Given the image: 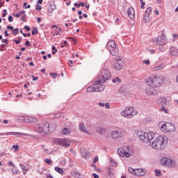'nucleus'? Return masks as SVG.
<instances>
[{"mask_svg":"<svg viewBox=\"0 0 178 178\" xmlns=\"http://www.w3.org/2000/svg\"><path fill=\"white\" fill-rule=\"evenodd\" d=\"M163 81L161 77L154 76H150L146 79V83L149 88H146V92L148 95H154L155 94V89L156 87H159Z\"/></svg>","mask_w":178,"mask_h":178,"instance_id":"nucleus-1","label":"nucleus"},{"mask_svg":"<svg viewBox=\"0 0 178 178\" xmlns=\"http://www.w3.org/2000/svg\"><path fill=\"white\" fill-rule=\"evenodd\" d=\"M56 129V124H51L49 122H44L42 124H39L35 127V131L37 133H44V134H50L52 131H55Z\"/></svg>","mask_w":178,"mask_h":178,"instance_id":"nucleus-2","label":"nucleus"},{"mask_svg":"<svg viewBox=\"0 0 178 178\" xmlns=\"http://www.w3.org/2000/svg\"><path fill=\"white\" fill-rule=\"evenodd\" d=\"M152 147L154 149H165L168 147V137L160 136L152 143Z\"/></svg>","mask_w":178,"mask_h":178,"instance_id":"nucleus-3","label":"nucleus"},{"mask_svg":"<svg viewBox=\"0 0 178 178\" xmlns=\"http://www.w3.org/2000/svg\"><path fill=\"white\" fill-rule=\"evenodd\" d=\"M112 76L111 71L104 69L102 70L100 75L98 76L97 80L93 82V86H98V84H104L109 80V78Z\"/></svg>","mask_w":178,"mask_h":178,"instance_id":"nucleus-4","label":"nucleus"},{"mask_svg":"<svg viewBox=\"0 0 178 178\" xmlns=\"http://www.w3.org/2000/svg\"><path fill=\"white\" fill-rule=\"evenodd\" d=\"M136 135L139 137L140 140L145 143V144L151 143V140H154V137H155V134L152 131L144 132L143 131H138Z\"/></svg>","mask_w":178,"mask_h":178,"instance_id":"nucleus-5","label":"nucleus"},{"mask_svg":"<svg viewBox=\"0 0 178 178\" xmlns=\"http://www.w3.org/2000/svg\"><path fill=\"white\" fill-rule=\"evenodd\" d=\"M137 113H138V112L134 108L127 107L121 111L120 115L126 119H131V118H134Z\"/></svg>","mask_w":178,"mask_h":178,"instance_id":"nucleus-6","label":"nucleus"},{"mask_svg":"<svg viewBox=\"0 0 178 178\" xmlns=\"http://www.w3.org/2000/svg\"><path fill=\"white\" fill-rule=\"evenodd\" d=\"M159 127L165 133H173L176 131V128L172 122H160Z\"/></svg>","mask_w":178,"mask_h":178,"instance_id":"nucleus-7","label":"nucleus"},{"mask_svg":"<svg viewBox=\"0 0 178 178\" xmlns=\"http://www.w3.org/2000/svg\"><path fill=\"white\" fill-rule=\"evenodd\" d=\"M118 153L122 158H130L131 156V147L130 146H124L118 149Z\"/></svg>","mask_w":178,"mask_h":178,"instance_id":"nucleus-8","label":"nucleus"},{"mask_svg":"<svg viewBox=\"0 0 178 178\" xmlns=\"http://www.w3.org/2000/svg\"><path fill=\"white\" fill-rule=\"evenodd\" d=\"M111 65L114 70H122L123 69V66H124V61H123V57H117L115 61L113 63L112 61Z\"/></svg>","mask_w":178,"mask_h":178,"instance_id":"nucleus-9","label":"nucleus"},{"mask_svg":"<svg viewBox=\"0 0 178 178\" xmlns=\"http://www.w3.org/2000/svg\"><path fill=\"white\" fill-rule=\"evenodd\" d=\"M161 165H163V166H167V168H169L170 169L176 168V165H177L176 161L166 157H164L161 160Z\"/></svg>","mask_w":178,"mask_h":178,"instance_id":"nucleus-10","label":"nucleus"},{"mask_svg":"<svg viewBox=\"0 0 178 178\" xmlns=\"http://www.w3.org/2000/svg\"><path fill=\"white\" fill-rule=\"evenodd\" d=\"M127 131L125 130H114L111 132V137L113 140H120L127 136Z\"/></svg>","mask_w":178,"mask_h":178,"instance_id":"nucleus-11","label":"nucleus"},{"mask_svg":"<svg viewBox=\"0 0 178 178\" xmlns=\"http://www.w3.org/2000/svg\"><path fill=\"white\" fill-rule=\"evenodd\" d=\"M56 144H58V145H60L61 147L67 148V147H70V144L72 142H70V140L67 138H64V139H56Z\"/></svg>","mask_w":178,"mask_h":178,"instance_id":"nucleus-12","label":"nucleus"},{"mask_svg":"<svg viewBox=\"0 0 178 178\" xmlns=\"http://www.w3.org/2000/svg\"><path fill=\"white\" fill-rule=\"evenodd\" d=\"M147 174V170L144 168H138L136 170L135 176L141 177L145 176Z\"/></svg>","mask_w":178,"mask_h":178,"instance_id":"nucleus-13","label":"nucleus"},{"mask_svg":"<svg viewBox=\"0 0 178 178\" xmlns=\"http://www.w3.org/2000/svg\"><path fill=\"white\" fill-rule=\"evenodd\" d=\"M109 51L113 56H118V55H119V48L118 46L113 47V49H110Z\"/></svg>","mask_w":178,"mask_h":178,"instance_id":"nucleus-14","label":"nucleus"},{"mask_svg":"<svg viewBox=\"0 0 178 178\" xmlns=\"http://www.w3.org/2000/svg\"><path fill=\"white\" fill-rule=\"evenodd\" d=\"M107 47L108 50H111L113 48H115V47H118V44H116V42H115V40H110L107 43Z\"/></svg>","mask_w":178,"mask_h":178,"instance_id":"nucleus-15","label":"nucleus"},{"mask_svg":"<svg viewBox=\"0 0 178 178\" xmlns=\"http://www.w3.org/2000/svg\"><path fill=\"white\" fill-rule=\"evenodd\" d=\"M166 102L167 100L165 97H161L159 100H157V104L161 106H165V105H166Z\"/></svg>","mask_w":178,"mask_h":178,"instance_id":"nucleus-16","label":"nucleus"},{"mask_svg":"<svg viewBox=\"0 0 178 178\" xmlns=\"http://www.w3.org/2000/svg\"><path fill=\"white\" fill-rule=\"evenodd\" d=\"M127 13H128V16L129 17H130V19H134L135 15H134V9L129 8L127 10Z\"/></svg>","mask_w":178,"mask_h":178,"instance_id":"nucleus-17","label":"nucleus"},{"mask_svg":"<svg viewBox=\"0 0 178 178\" xmlns=\"http://www.w3.org/2000/svg\"><path fill=\"white\" fill-rule=\"evenodd\" d=\"M168 41L167 40H162V39L157 38L156 40V44L162 47V45H166Z\"/></svg>","mask_w":178,"mask_h":178,"instance_id":"nucleus-18","label":"nucleus"},{"mask_svg":"<svg viewBox=\"0 0 178 178\" xmlns=\"http://www.w3.org/2000/svg\"><path fill=\"white\" fill-rule=\"evenodd\" d=\"M97 132L99 133L101 136H104L106 134V129L105 128H102L101 127L97 128Z\"/></svg>","mask_w":178,"mask_h":178,"instance_id":"nucleus-19","label":"nucleus"},{"mask_svg":"<svg viewBox=\"0 0 178 178\" xmlns=\"http://www.w3.org/2000/svg\"><path fill=\"white\" fill-rule=\"evenodd\" d=\"M170 52L174 56H178V49L176 47H171L170 49Z\"/></svg>","mask_w":178,"mask_h":178,"instance_id":"nucleus-20","label":"nucleus"},{"mask_svg":"<svg viewBox=\"0 0 178 178\" xmlns=\"http://www.w3.org/2000/svg\"><path fill=\"white\" fill-rule=\"evenodd\" d=\"M79 130L82 133H86V134H88V131H87V128H86V126H84V124L81 123L79 124Z\"/></svg>","mask_w":178,"mask_h":178,"instance_id":"nucleus-21","label":"nucleus"},{"mask_svg":"<svg viewBox=\"0 0 178 178\" xmlns=\"http://www.w3.org/2000/svg\"><path fill=\"white\" fill-rule=\"evenodd\" d=\"M70 133H72V129L69 128H64L62 130V134H63V136H69Z\"/></svg>","mask_w":178,"mask_h":178,"instance_id":"nucleus-22","label":"nucleus"},{"mask_svg":"<svg viewBox=\"0 0 178 178\" xmlns=\"http://www.w3.org/2000/svg\"><path fill=\"white\" fill-rule=\"evenodd\" d=\"M87 92H97L96 87L89 86L86 89Z\"/></svg>","mask_w":178,"mask_h":178,"instance_id":"nucleus-23","label":"nucleus"},{"mask_svg":"<svg viewBox=\"0 0 178 178\" xmlns=\"http://www.w3.org/2000/svg\"><path fill=\"white\" fill-rule=\"evenodd\" d=\"M104 90H105V86L104 85H100L96 87V92H98L99 91H104Z\"/></svg>","mask_w":178,"mask_h":178,"instance_id":"nucleus-24","label":"nucleus"},{"mask_svg":"<svg viewBox=\"0 0 178 178\" xmlns=\"http://www.w3.org/2000/svg\"><path fill=\"white\" fill-rule=\"evenodd\" d=\"M143 20L145 23H149V15L145 14L143 17Z\"/></svg>","mask_w":178,"mask_h":178,"instance_id":"nucleus-25","label":"nucleus"},{"mask_svg":"<svg viewBox=\"0 0 178 178\" xmlns=\"http://www.w3.org/2000/svg\"><path fill=\"white\" fill-rule=\"evenodd\" d=\"M54 170H56V172L58 173H60V175H63V169L59 167H55Z\"/></svg>","mask_w":178,"mask_h":178,"instance_id":"nucleus-26","label":"nucleus"},{"mask_svg":"<svg viewBox=\"0 0 178 178\" xmlns=\"http://www.w3.org/2000/svg\"><path fill=\"white\" fill-rule=\"evenodd\" d=\"M136 169L131 168V167H129L128 168V172H129V173H131V175H134L136 176Z\"/></svg>","mask_w":178,"mask_h":178,"instance_id":"nucleus-27","label":"nucleus"},{"mask_svg":"<svg viewBox=\"0 0 178 178\" xmlns=\"http://www.w3.org/2000/svg\"><path fill=\"white\" fill-rule=\"evenodd\" d=\"M56 9V6H54V4H53V8H48V12H49V13H51V15H52V13H54V10H55Z\"/></svg>","mask_w":178,"mask_h":178,"instance_id":"nucleus-28","label":"nucleus"},{"mask_svg":"<svg viewBox=\"0 0 178 178\" xmlns=\"http://www.w3.org/2000/svg\"><path fill=\"white\" fill-rule=\"evenodd\" d=\"M152 12V7H148L147 9H146V11H145V15H147L149 16V14H151Z\"/></svg>","mask_w":178,"mask_h":178,"instance_id":"nucleus-29","label":"nucleus"},{"mask_svg":"<svg viewBox=\"0 0 178 178\" xmlns=\"http://www.w3.org/2000/svg\"><path fill=\"white\" fill-rule=\"evenodd\" d=\"M31 33L33 35H36V34H38V29L33 27Z\"/></svg>","mask_w":178,"mask_h":178,"instance_id":"nucleus-30","label":"nucleus"},{"mask_svg":"<svg viewBox=\"0 0 178 178\" xmlns=\"http://www.w3.org/2000/svg\"><path fill=\"white\" fill-rule=\"evenodd\" d=\"M164 68H165L164 65H160L156 66L154 67V70H161L164 69Z\"/></svg>","mask_w":178,"mask_h":178,"instance_id":"nucleus-31","label":"nucleus"},{"mask_svg":"<svg viewBox=\"0 0 178 178\" xmlns=\"http://www.w3.org/2000/svg\"><path fill=\"white\" fill-rule=\"evenodd\" d=\"M19 166H20L21 169H22V170H23V174L26 175V173H27V170H26V166H24V165H23V164H19Z\"/></svg>","mask_w":178,"mask_h":178,"instance_id":"nucleus-32","label":"nucleus"},{"mask_svg":"<svg viewBox=\"0 0 178 178\" xmlns=\"http://www.w3.org/2000/svg\"><path fill=\"white\" fill-rule=\"evenodd\" d=\"M12 34L13 35H17V34H19V29L18 28L14 29L12 31Z\"/></svg>","mask_w":178,"mask_h":178,"instance_id":"nucleus-33","label":"nucleus"},{"mask_svg":"<svg viewBox=\"0 0 178 178\" xmlns=\"http://www.w3.org/2000/svg\"><path fill=\"white\" fill-rule=\"evenodd\" d=\"M113 83H122V81L120 80V78H119V76H117L116 78L113 79Z\"/></svg>","mask_w":178,"mask_h":178,"instance_id":"nucleus-34","label":"nucleus"},{"mask_svg":"<svg viewBox=\"0 0 178 178\" xmlns=\"http://www.w3.org/2000/svg\"><path fill=\"white\" fill-rule=\"evenodd\" d=\"M107 178H115V175H113V173H112L111 172H108Z\"/></svg>","mask_w":178,"mask_h":178,"instance_id":"nucleus-35","label":"nucleus"},{"mask_svg":"<svg viewBox=\"0 0 178 178\" xmlns=\"http://www.w3.org/2000/svg\"><path fill=\"white\" fill-rule=\"evenodd\" d=\"M10 134H13V136H23V133L20 132H10Z\"/></svg>","mask_w":178,"mask_h":178,"instance_id":"nucleus-36","label":"nucleus"},{"mask_svg":"<svg viewBox=\"0 0 178 178\" xmlns=\"http://www.w3.org/2000/svg\"><path fill=\"white\" fill-rule=\"evenodd\" d=\"M22 42V37H18V40H15V43L17 44V45H19V44Z\"/></svg>","mask_w":178,"mask_h":178,"instance_id":"nucleus-37","label":"nucleus"},{"mask_svg":"<svg viewBox=\"0 0 178 178\" xmlns=\"http://www.w3.org/2000/svg\"><path fill=\"white\" fill-rule=\"evenodd\" d=\"M51 49H52V54L53 55H55L56 54V52H58V49H56V48L55 47V46H52L51 47Z\"/></svg>","mask_w":178,"mask_h":178,"instance_id":"nucleus-38","label":"nucleus"},{"mask_svg":"<svg viewBox=\"0 0 178 178\" xmlns=\"http://www.w3.org/2000/svg\"><path fill=\"white\" fill-rule=\"evenodd\" d=\"M154 173H156V176H157L158 177H160V176H161V170H154Z\"/></svg>","mask_w":178,"mask_h":178,"instance_id":"nucleus-39","label":"nucleus"},{"mask_svg":"<svg viewBox=\"0 0 178 178\" xmlns=\"http://www.w3.org/2000/svg\"><path fill=\"white\" fill-rule=\"evenodd\" d=\"M161 111L168 113V112H169V110H168V108H165V106H163V107H161Z\"/></svg>","mask_w":178,"mask_h":178,"instance_id":"nucleus-40","label":"nucleus"},{"mask_svg":"<svg viewBox=\"0 0 178 178\" xmlns=\"http://www.w3.org/2000/svg\"><path fill=\"white\" fill-rule=\"evenodd\" d=\"M45 163H47L48 165H52V161L49 160V159H46L44 160Z\"/></svg>","mask_w":178,"mask_h":178,"instance_id":"nucleus-41","label":"nucleus"},{"mask_svg":"<svg viewBox=\"0 0 178 178\" xmlns=\"http://www.w3.org/2000/svg\"><path fill=\"white\" fill-rule=\"evenodd\" d=\"M110 162H111V165H112L113 166H116V165H117L116 161H115V160L111 159Z\"/></svg>","mask_w":178,"mask_h":178,"instance_id":"nucleus-42","label":"nucleus"},{"mask_svg":"<svg viewBox=\"0 0 178 178\" xmlns=\"http://www.w3.org/2000/svg\"><path fill=\"white\" fill-rule=\"evenodd\" d=\"M49 76H52L54 79H56V76H58V74L55 72H51V73H49Z\"/></svg>","mask_w":178,"mask_h":178,"instance_id":"nucleus-43","label":"nucleus"},{"mask_svg":"<svg viewBox=\"0 0 178 178\" xmlns=\"http://www.w3.org/2000/svg\"><path fill=\"white\" fill-rule=\"evenodd\" d=\"M41 9H42V7H41V6H40V4H37L35 10H41Z\"/></svg>","mask_w":178,"mask_h":178,"instance_id":"nucleus-44","label":"nucleus"},{"mask_svg":"<svg viewBox=\"0 0 178 178\" xmlns=\"http://www.w3.org/2000/svg\"><path fill=\"white\" fill-rule=\"evenodd\" d=\"M13 148H14V149H15V151H19V145H13Z\"/></svg>","mask_w":178,"mask_h":178,"instance_id":"nucleus-45","label":"nucleus"},{"mask_svg":"<svg viewBox=\"0 0 178 178\" xmlns=\"http://www.w3.org/2000/svg\"><path fill=\"white\" fill-rule=\"evenodd\" d=\"M160 40H161L162 41H166L165 35H163V33L161 34V37Z\"/></svg>","mask_w":178,"mask_h":178,"instance_id":"nucleus-46","label":"nucleus"},{"mask_svg":"<svg viewBox=\"0 0 178 178\" xmlns=\"http://www.w3.org/2000/svg\"><path fill=\"white\" fill-rule=\"evenodd\" d=\"M143 63H145V65H149L151 63L149 62V60H145Z\"/></svg>","mask_w":178,"mask_h":178,"instance_id":"nucleus-47","label":"nucleus"},{"mask_svg":"<svg viewBox=\"0 0 178 178\" xmlns=\"http://www.w3.org/2000/svg\"><path fill=\"white\" fill-rule=\"evenodd\" d=\"M172 37H173L172 41L175 42V39L178 38V34L173 33Z\"/></svg>","mask_w":178,"mask_h":178,"instance_id":"nucleus-48","label":"nucleus"},{"mask_svg":"<svg viewBox=\"0 0 178 178\" xmlns=\"http://www.w3.org/2000/svg\"><path fill=\"white\" fill-rule=\"evenodd\" d=\"M8 22H10V23H12V22H13V17H12V15H10L8 17Z\"/></svg>","mask_w":178,"mask_h":178,"instance_id":"nucleus-49","label":"nucleus"},{"mask_svg":"<svg viewBox=\"0 0 178 178\" xmlns=\"http://www.w3.org/2000/svg\"><path fill=\"white\" fill-rule=\"evenodd\" d=\"M5 48V44H1L0 46V51H3V49Z\"/></svg>","mask_w":178,"mask_h":178,"instance_id":"nucleus-50","label":"nucleus"},{"mask_svg":"<svg viewBox=\"0 0 178 178\" xmlns=\"http://www.w3.org/2000/svg\"><path fill=\"white\" fill-rule=\"evenodd\" d=\"M3 17H6V15H8L7 10H3Z\"/></svg>","mask_w":178,"mask_h":178,"instance_id":"nucleus-51","label":"nucleus"},{"mask_svg":"<svg viewBox=\"0 0 178 178\" xmlns=\"http://www.w3.org/2000/svg\"><path fill=\"white\" fill-rule=\"evenodd\" d=\"M22 22H26V15H24L21 17Z\"/></svg>","mask_w":178,"mask_h":178,"instance_id":"nucleus-52","label":"nucleus"},{"mask_svg":"<svg viewBox=\"0 0 178 178\" xmlns=\"http://www.w3.org/2000/svg\"><path fill=\"white\" fill-rule=\"evenodd\" d=\"M104 106L106 109H109L111 108V106H109V103L104 104Z\"/></svg>","mask_w":178,"mask_h":178,"instance_id":"nucleus-53","label":"nucleus"},{"mask_svg":"<svg viewBox=\"0 0 178 178\" xmlns=\"http://www.w3.org/2000/svg\"><path fill=\"white\" fill-rule=\"evenodd\" d=\"M24 29L26 30V31H30V30H31V29L30 28V26L26 25L24 26Z\"/></svg>","mask_w":178,"mask_h":178,"instance_id":"nucleus-54","label":"nucleus"},{"mask_svg":"<svg viewBox=\"0 0 178 178\" xmlns=\"http://www.w3.org/2000/svg\"><path fill=\"white\" fill-rule=\"evenodd\" d=\"M98 105H99V106H101L102 108H104V106H105V104H104L102 102H99Z\"/></svg>","mask_w":178,"mask_h":178,"instance_id":"nucleus-55","label":"nucleus"},{"mask_svg":"<svg viewBox=\"0 0 178 178\" xmlns=\"http://www.w3.org/2000/svg\"><path fill=\"white\" fill-rule=\"evenodd\" d=\"M8 166H12L13 168L15 167V165L12 163V161L8 162Z\"/></svg>","mask_w":178,"mask_h":178,"instance_id":"nucleus-56","label":"nucleus"},{"mask_svg":"<svg viewBox=\"0 0 178 178\" xmlns=\"http://www.w3.org/2000/svg\"><path fill=\"white\" fill-rule=\"evenodd\" d=\"M12 173L13 175H17V169L13 170Z\"/></svg>","mask_w":178,"mask_h":178,"instance_id":"nucleus-57","label":"nucleus"},{"mask_svg":"<svg viewBox=\"0 0 178 178\" xmlns=\"http://www.w3.org/2000/svg\"><path fill=\"white\" fill-rule=\"evenodd\" d=\"M96 162H98V157L97 156L95 157L94 159H93V163H96Z\"/></svg>","mask_w":178,"mask_h":178,"instance_id":"nucleus-58","label":"nucleus"},{"mask_svg":"<svg viewBox=\"0 0 178 178\" xmlns=\"http://www.w3.org/2000/svg\"><path fill=\"white\" fill-rule=\"evenodd\" d=\"M141 9H144L145 8V3H141Z\"/></svg>","mask_w":178,"mask_h":178,"instance_id":"nucleus-59","label":"nucleus"},{"mask_svg":"<svg viewBox=\"0 0 178 178\" xmlns=\"http://www.w3.org/2000/svg\"><path fill=\"white\" fill-rule=\"evenodd\" d=\"M93 177L94 178H99V175H98L97 173H93Z\"/></svg>","mask_w":178,"mask_h":178,"instance_id":"nucleus-60","label":"nucleus"},{"mask_svg":"<svg viewBox=\"0 0 178 178\" xmlns=\"http://www.w3.org/2000/svg\"><path fill=\"white\" fill-rule=\"evenodd\" d=\"M25 45H26V47H30V41H26V42H25Z\"/></svg>","mask_w":178,"mask_h":178,"instance_id":"nucleus-61","label":"nucleus"},{"mask_svg":"<svg viewBox=\"0 0 178 178\" xmlns=\"http://www.w3.org/2000/svg\"><path fill=\"white\" fill-rule=\"evenodd\" d=\"M74 6H75L76 8H80V3H74Z\"/></svg>","mask_w":178,"mask_h":178,"instance_id":"nucleus-62","label":"nucleus"},{"mask_svg":"<svg viewBox=\"0 0 178 178\" xmlns=\"http://www.w3.org/2000/svg\"><path fill=\"white\" fill-rule=\"evenodd\" d=\"M2 42H3L4 44H8V39H3Z\"/></svg>","mask_w":178,"mask_h":178,"instance_id":"nucleus-63","label":"nucleus"},{"mask_svg":"<svg viewBox=\"0 0 178 178\" xmlns=\"http://www.w3.org/2000/svg\"><path fill=\"white\" fill-rule=\"evenodd\" d=\"M7 29H8L9 30H13V26H7Z\"/></svg>","mask_w":178,"mask_h":178,"instance_id":"nucleus-64","label":"nucleus"}]
</instances>
